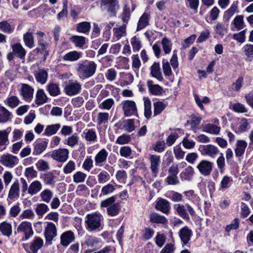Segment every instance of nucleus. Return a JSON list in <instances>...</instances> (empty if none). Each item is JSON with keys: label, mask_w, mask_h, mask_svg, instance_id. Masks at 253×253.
<instances>
[{"label": "nucleus", "mask_w": 253, "mask_h": 253, "mask_svg": "<svg viewBox=\"0 0 253 253\" xmlns=\"http://www.w3.org/2000/svg\"><path fill=\"white\" fill-rule=\"evenodd\" d=\"M77 69L80 75L84 78H89L95 73L96 64L93 61H89L85 64L79 63Z\"/></svg>", "instance_id": "f257e3e1"}, {"label": "nucleus", "mask_w": 253, "mask_h": 253, "mask_svg": "<svg viewBox=\"0 0 253 253\" xmlns=\"http://www.w3.org/2000/svg\"><path fill=\"white\" fill-rule=\"evenodd\" d=\"M101 215L99 213L88 214L86 216L85 223L90 231L99 228L101 226Z\"/></svg>", "instance_id": "f03ea898"}, {"label": "nucleus", "mask_w": 253, "mask_h": 253, "mask_svg": "<svg viewBox=\"0 0 253 253\" xmlns=\"http://www.w3.org/2000/svg\"><path fill=\"white\" fill-rule=\"evenodd\" d=\"M81 84L77 81L70 80L64 86V91L69 96L79 93L81 90Z\"/></svg>", "instance_id": "7ed1b4c3"}, {"label": "nucleus", "mask_w": 253, "mask_h": 253, "mask_svg": "<svg viewBox=\"0 0 253 253\" xmlns=\"http://www.w3.org/2000/svg\"><path fill=\"white\" fill-rule=\"evenodd\" d=\"M213 163L207 160H202L196 166L199 172L205 176L210 175L212 171Z\"/></svg>", "instance_id": "20e7f679"}, {"label": "nucleus", "mask_w": 253, "mask_h": 253, "mask_svg": "<svg viewBox=\"0 0 253 253\" xmlns=\"http://www.w3.org/2000/svg\"><path fill=\"white\" fill-rule=\"evenodd\" d=\"M17 231L18 233L23 232L24 233L25 239H23L22 241L28 240L34 234L32 224L28 221L22 222L18 226Z\"/></svg>", "instance_id": "39448f33"}, {"label": "nucleus", "mask_w": 253, "mask_h": 253, "mask_svg": "<svg viewBox=\"0 0 253 253\" xmlns=\"http://www.w3.org/2000/svg\"><path fill=\"white\" fill-rule=\"evenodd\" d=\"M199 150L203 155L212 158L215 157L219 152L217 147L211 144L200 145Z\"/></svg>", "instance_id": "423d86ee"}, {"label": "nucleus", "mask_w": 253, "mask_h": 253, "mask_svg": "<svg viewBox=\"0 0 253 253\" xmlns=\"http://www.w3.org/2000/svg\"><path fill=\"white\" fill-rule=\"evenodd\" d=\"M46 241L50 244L51 241L57 236V229L55 224L52 222H48L44 232Z\"/></svg>", "instance_id": "0eeeda50"}, {"label": "nucleus", "mask_w": 253, "mask_h": 253, "mask_svg": "<svg viewBox=\"0 0 253 253\" xmlns=\"http://www.w3.org/2000/svg\"><path fill=\"white\" fill-rule=\"evenodd\" d=\"M122 105L125 116L129 117L137 113L136 104L134 101L130 100L125 101L122 103Z\"/></svg>", "instance_id": "6e6552de"}, {"label": "nucleus", "mask_w": 253, "mask_h": 253, "mask_svg": "<svg viewBox=\"0 0 253 253\" xmlns=\"http://www.w3.org/2000/svg\"><path fill=\"white\" fill-rule=\"evenodd\" d=\"M69 151L65 148H60L54 150L51 154V158L60 162H65L68 158Z\"/></svg>", "instance_id": "1a4fd4ad"}, {"label": "nucleus", "mask_w": 253, "mask_h": 253, "mask_svg": "<svg viewBox=\"0 0 253 253\" xmlns=\"http://www.w3.org/2000/svg\"><path fill=\"white\" fill-rule=\"evenodd\" d=\"M192 235V231L187 226L182 228L179 231L178 235L182 243L183 247L187 245L190 241Z\"/></svg>", "instance_id": "9d476101"}, {"label": "nucleus", "mask_w": 253, "mask_h": 253, "mask_svg": "<svg viewBox=\"0 0 253 253\" xmlns=\"http://www.w3.org/2000/svg\"><path fill=\"white\" fill-rule=\"evenodd\" d=\"M34 91V88L30 85L26 84H21L20 94L26 101L30 102L32 100Z\"/></svg>", "instance_id": "9b49d317"}, {"label": "nucleus", "mask_w": 253, "mask_h": 253, "mask_svg": "<svg viewBox=\"0 0 253 253\" xmlns=\"http://www.w3.org/2000/svg\"><path fill=\"white\" fill-rule=\"evenodd\" d=\"M18 159L17 157L11 154L3 155L0 157L1 163L10 168H13L16 164L18 163Z\"/></svg>", "instance_id": "f8f14e48"}, {"label": "nucleus", "mask_w": 253, "mask_h": 253, "mask_svg": "<svg viewBox=\"0 0 253 253\" xmlns=\"http://www.w3.org/2000/svg\"><path fill=\"white\" fill-rule=\"evenodd\" d=\"M34 75L36 81L42 84L46 83L48 78L47 71L42 68H39L34 72Z\"/></svg>", "instance_id": "ddd939ff"}, {"label": "nucleus", "mask_w": 253, "mask_h": 253, "mask_svg": "<svg viewBox=\"0 0 253 253\" xmlns=\"http://www.w3.org/2000/svg\"><path fill=\"white\" fill-rule=\"evenodd\" d=\"M75 239V237L74 233L71 230L67 231L61 234L60 243L63 246L66 247L74 242Z\"/></svg>", "instance_id": "4468645a"}, {"label": "nucleus", "mask_w": 253, "mask_h": 253, "mask_svg": "<svg viewBox=\"0 0 253 253\" xmlns=\"http://www.w3.org/2000/svg\"><path fill=\"white\" fill-rule=\"evenodd\" d=\"M248 146L247 142L244 140H237L235 144V153L237 157H241L244 154Z\"/></svg>", "instance_id": "2eb2a0df"}, {"label": "nucleus", "mask_w": 253, "mask_h": 253, "mask_svg": "<svg viewBox=\"0 0 253 253\" xmlns=\"http://www.w3.org/2000/svg\"><path fill=\"white\" fill-rule=\"evenodd\" d=\"M149 160L151 163V170L152 173L156 176L159 171V166L160 164V157L158 155H150Z\"/></svg>", "instance_id": "dca6fc26"}, {"label": "nucleus", "mask_w": 253, "mask_h": 253, "mask_svg": "<svg viewBox=\"0 0 253 253\" xmlns=\"http://www.w3.org/2000/svg\"><path fill=\"white\" fill-rule=\"evenodd\" d=\"M155 208L164 213H168L170 209L169 202L164 199H160L156 204Z\"/></svg>", "instance_id": "f3484780"}, {"label": "nucleus", "mask_w": 253, "mask_h": 253, "mask_svg": "<svg viewBox=\"0 0 253 253\" xmlns=\"http://www.w3.org/2000/svg\"><path fill=\"white\" fill-rule=\"evenodd\" d=\"M114 35L113 37V41H117L119 40L122 37L126 35V25L123 24L118 27L113 29Z\"/></svg>", "instance_id": "a211bd4d"}, {"label": "nucleus", "mask_w": 253, "mask_h": 253, "mask_svg": "<svg viewBox=\"0 0 253 253\" xmlns=\"http://www.w3.org/2000/svg\"><path fill=\"white\" fill-rule=\"evenodd\" d=\"M12 51L20 59H24L25 57L26 51L20 43H14L11 45Z\"/></svg>", "instance_id": "6ab92c4d"}, {"label": "nucleus", "mask_w": 253, "mask_h": 253, "mask_svg": "<svg viewBox=\"0 0 253 253\" xmlns=\"http://www.w3.org/2000/svg\"><path fill=\"white\" fill-rule=\"evenodd\" d=\"M47 145L48 142L46 141L36 142L34 145L33 154L35 156L41 154L46 149Z\"/></svg>", "instance_id": "aec40b11"}, {"label": "nucleus", "mask_w": 253, "mask_h": 253, "mask_svg": "<svg viewBox=\"0 0 253 253\" xmlns=\"http://www.w3.org/2000/svg\"><path fill=\"white\" fill-rule=\"evenodd\" d=\"M174 209L176 211L178 214L184 219H189V216L186 211L185 205L180 204H175L173 206Z\"/></svg>", "instance_id": "412c9836"}, {"label": "nucleus", "mask_w": 253, "mask_h": 253, "mask_svg": "<svg viewBox=\"0 0 253 253\" xmlns=\"http://www.w3.org/2000/svg\"><path fill=\"white\" fill-rule=\"evenodd\" d=\"M238 1H234L230 7L226 10L223 14V18L226 20L228 21L231 17L234 14V13L238 10Z\"/></svg>", "instance_id": "4be33fe9"}, {"label": "nucleus", "mask_w": 253, "mask_h": 253, "mask_svg": "<svg viewBox=\"0 0 253 253\" xmlns=\"http://www.w3.org/2000/svg\"><path fill=\"white\" fill-rule=\"evenodd\" d=\"M8 197L10 199L19 197V183L18 180H16L11 185Z\"/></svg>", "instance_id": "5701e85b"}, {"label": "nucleus", "mask_w": 253, "mask_h": 253, "mask_svg": "<svg viewBox=\"0 0 253 253\" xmlns=\"http://www.w3.org/2000/svg\"><path fill=\"white\" fill-rule=\"evenodd\" d=\"M151 74L154 78L162 81L163 79L162 73L160 71L159 63L155 62L151 67Z\"/></svg>", "instance_id": "b1692460"}, {"label": "nucleus", "mask_w": 253, "mask_h": 253, "mask_svg": "<svg viewBox=\"0 0 253 253\" xmlns=\"http://www.w3.org/2000/svg\"><path fill=\"white\" fill-rule=\"evenodd\" d=\"M204 132L217 135L220 130V127L212 124H208L202 127Z\"/></svg>", "instance_id": "393cba45"}, {"label": "nucleus", "mask_w": 253, "mask_h": 253, "mask_svg": "<svg viewBox=\"0 0 253 253\" xmlns=\"http://www.w3.org/2000/svg\"><path fill=\"white\" fill-rule=\"evenodd\" d=\"M42 188L41 183L38 180L34 181L30 184L28 188V193L33 196L39 192Z\"/></svg>", "instance_id": "a878e982"}, {"label": "nucleus", "mask_w": 253, "mask_h": 253, "mask_svg": "<svg viewBox=\"0 0 253 253\" xmlns=\"http://www.w3.org/2000/svg\"><path fill=\"white\" fill-rule=\"evenodd\" d=\"M47 99L48 97L44 90L42 89H38L36 95V104L38 105H42L46 103Z\"/></svg>", "instance_id": "bb28decb"}, {"label": "nucleus", "mask_w": 253, "mask_h": 253, "mask_svg": "<svg viewBox=\"0 0 253 253\" xmlns=\"http://www.w3.org/2000/svg\"><path fill=\"white\" fill-rule=\"evenodd\" d=\"M46 89L52 96H56L61 94L58 84L53 83H49L46 86Z\"/></svg>", "instance_id": "cd10ccee"}, {"label": "nucleus", "mask_w": 253, "mask_h": 253, "mask_svg": "<svg viewBox=\"0 0 253 253\" xmlns=\"http://www.w3.org/2000/svg\"><path fill=\"white\" fill-rule=\"evenodd\" d=\"M147 85L149 91L152 94L159 95L162 93V87L158 84H153L152 81H148Z\"/></svg>", "instance_id": "c85d7f7f"}, {"label": "nucleus", "mask_w": 253, "mask_h": 253, "mask_svg": "<svg viewBox=\"0 0 253 253\" xmlns=\"http://www.w3.org/2000/svg\"><path fill=\"white\" fill-rule=\"evenodd\" d=\"M11 114L4 107L0 106V123L8 122L11 118Z\"/></svg>", "instance_id": "c756f323"}, {"label": "nucleus", "mask_w": 253, "mask_h": 253, "mask_svg": "<svg viewBox=\"0 0 253 253\" xmlns=\"http://www.w3.org/2000/svg\"><path fill=\"white\" fill-rule=\"evenodd\" d=\"M81 56V52L77 51H73L64 55L63 59L65 61H75L78 60Z\"/></svg>", "instance_id": "7c9ffc66"}, {"label": "nucleus", "mask_w": 253, "mask_h": 253, "mask_svg": "<svg viewBox=\"0 0 253 253\" xmlns=\"http://www.w3.org/2000/svg\"><path fill=\"white\" fill-rule=\"evenodd\" d=\"M41 178L46 185L53 184L55 182L56 176L53 174V172L49 171L47 173H43L41 176Z\"/></svg>", "instance_id": "2f4dec72"}, {"label": "nucleus", "mask_w": 253, "mask_h": 253, "mask_svg": "<svg viewBox=\"0 0 253 253\" xmlns=\"http://www.w3.org/2000/svg\"><path fill=\"white\" fill-rule=\"evenodd\" d=\"M43 243V240L41 238L36 237L31 243L30 249L33 253H36L42 247Z\"/></svg>", "instance_id": "473e14b6"}, {"label": "nucleus", "mask_w": 253, "mask_h": 253, "mask_svg": "<svg viewBox=\"0 0 253 253\" xmlns=\"http://www.w3.org/2000/svg\"><path fill=\"white\" fill-rule=\"evenodd\" d=\"M150 220L153 223L165 224L167 222V220L165 217L156 212L150 214Z\"/></svg>", "instance_id": "72a5a7b5"}, {"label": "nucleus", "mask_w": 253, "mask_h": 253, "mask_svg": "<svg viewBox=\"0 0 253 253\" xmlns=\"http://www.w3.org/2000/svg\"><path fill=\"white\" fill-rule=\"evenodd\" d=\"M60 127V124L47 126L43 134L46 136L53 135L57 132Z\"/></svg>", "instance_id": "f704fd0d"}, {"label": "nucleus", "mask_w": 253, "mask_h": 253, "mask_svg": "<svg viewBox=\"0 0 253 253\" xmlns=\"http://www.w3.org/2000/svg\"><path fill=\"white\" fill-rule=\"evenodd\" d=\"M77 31L79 33H88L90 29V23L88 22H82L77 25Z\"/></svg>", "instance_id": "c9c22d12"}, {"label": "nucleus", "mask_w": 253, "mask_h": 253, "mask_svg": "<svg viewBox=\"0 0 253 253\" xmlns=\"http://www.w3.org/2000/svg\"><path fill=\"white\" fill-rule=\"evenodd\" d=\"M23 41L25 44L30 48H32L34 46V38L32 34L29 31L24 34Z\"/></svg>", "instance_id": "e433bc0d"}, {"label": "nucleus", "mask_w": 253, "mask_h": 253, "mask_svg": "<svg viewBox=\"0 0 253 253\" xmlns=\"http://www.w3.org/2000/svg\"><path fill=\"white\" fill-rule=\"evenodd\" d=\"M15 29L13 25H11L7 21L0 22V30L6 34L12 33Z\"/></svg>", "instance_id": "4c0bfd02"}, {"label": "nucleus", "mask_w": 253, "mask_h": 253, "mask_svg": "<svg viewBox=\"0 0 253 253\" xmlns=\"http://www.w3.org/2000/svg\"><path fill=\"white\" fill-rule=\"evenodd\" d=\"M149 15L146 13H144L139 19L137 31H140L145 28L148 24Z\"/></svg>", "instance_id": "58836bf2"}, {"label": "nucleus", "mask_w": 253, "mask_h": 253, "mask_svg": "<svg viewBox=\"0 0 253 253\" xmlns=\"http://www.w3.org/2000/svg\"><path fill=\"white\" fill-rule=\"evenodd\" d=\"M227 26L222 22H217L215 27V32L216 34L221 37L227 33Z\"/></svg>", "instance_id": "ea45409f"}, {"label": "nucleus", "mask_w": 253, "mask_h": 253, "mask_svg": "<svg viewBox=\"0 0 253 253\" xmlns=\"http://www.w3.org/2000/svg\"><path fill=\"white\" fill-rule=\"evenodd\" d=\"M163 49L166 54H169L170 52L172 47V42L170 39L167 37H164L161 41Z\"/></svg>", "instance_id": "a19ab883"}, {"label": "nucleus", "mask_w": 253, "mask_h": 253, "mask_svg": "<svg viewBox=\"0 0 253 253\" xmlns=\"http://www.w3.org/2000/svg\"><path fill=\"white\" fill-rule=\"evenodd\" d=\"M0 230L3 235L9 237L12 233V226L10 224L3 222L0 225Z\"/></svg>", "instance_id": "79ce46f5"}, {"label": "nucleus", "mask_w": 253, "mask_h": 253, "mask_svg": "<svg viewBox=\"0 0 253 253\" xmlns=\"http://www.w3.org/2000/svg\"><path fill=\"white\" fill-rule=\"evenodd\" d=\"M244 17L242 15L236 16L232 24L238 30H242L245 26L244 22Z\"/></svg>", "instance_id": "37998d69"}, {"label": "nucleus", "mask_w": 253, "mask_h": 253, "mask_svg": "<svg viewBox=\"0 0 253 253\" xmlns=\"http://www.w3.org/2000/svg\"><path fill=\"white\" fill-rule=\"evenodd\" d=\"M40 197L43 202L48 203L53 197V192L49 189H45L41 193Z\"/></svg>", "instance_id": "c03bdc74"}, {"label": "nucleus", "mask_w": 253, "mask_h": 253, "mask_svg": "<svg viewBox=\"0 0 253 253\" xmlns=\"http://www.w3.org/2000/svg\"><path fill=\"white\" fill-rule=\"evenodd\" d=\"M124 128L128 132H131L135 129L134 121L133 119H128L124 121Z\"/></svg>", "instance_id": "a18cd8bd"}, {"label": "nucleus", "mask_w": 253, "mask_h": 253, "mask_svg": "<svg viewBox=\"0 0 253 253\" xmlns=\"http://www.w3.org/2000/svg\"><path fill=\"white\" fill-rule=\"evenodd\" d=\"M244 82V78L243 77H239L236 80L235 82L233 83L231 85V89L234 91L238 92L242 87Z\"/></svg>", "instance_id": "49530a36"}, {"label": "nucleus", "mask_w": 253, "mask_h": 253, "mask_svg": "<svg viewBox=\"0 0 253 253\" xmlns=\"http://www.w3.org/2000/svg\"><path fill=\"white\" fill-rule=\"evenodd\" d=\"M193 174L194 169L192 167L189 166L184 170L180 175L181 178H183L185 180H189L193 176Z\"/></svg>", "instance_id": "de8ad7c7"}, {"label": "nucleus", "mask_w": 253, "mask_h": 253, "mask_svg": "<svg viewBox=\"0 0 253 253\" xmlns=\"http://www.w3.org/2000/svg\"><path fill=\"white\" fill-rule=\"evenodd\" d=\"M166 105L162 102L158 101L154 104V114L157 116L160 114L166 108Z\"/></svg>", "instance_id": "09e8293b"}, {"label": "nucleus", "mask_w": 253, "mask_h": 253, "mask_svg": "<svg viewBox=\"0 0 253 253\" xmlns=\"http://www.w3.org/2000/svg\"><path fill=\"white\" fill-rule=\"evenodd\" d=\"M72 39L76 46L79 47H82L85 42V38L83 36H73Z\"/></svg>", "instance_id": "8fccbe9b"}, {"label": "nucleus", "mask_w": 253, "mask_h": 253, "mask_svg": "<svg viewBox=\"0 0 253 253\" xmlns=\"http://www.w3.org/2000/svg\"><path fill=\"white\" fill-rule=\"evenodd\" d=\"M36 166L39 171H44L49 169L48 163L43 160H40L36 163Z\"/></svg>", "instance_id": "3c124183"}, {"label": "nucleus", "mask_w": 253, "mask_h": 253, "mask_svg": "<svg viewBox=\"0 0 253 253\" xmlns=\"http://www.w3.org/2000/svg\"><path fill=\"white\" fill-rule=\"evenodd\" d=\"M8 143V133L5 130H0V146L7 145Z\"/></svg>", "instance_id": "603ef678"}, {"label": "nucleus", "mask_w": 253, "mask_h": 253, "mask_svg": "<svg viewBox=\"0 0 253 253\" xmlns=\"http://www.w3.org/2000/svg\"><path fill=\"white\" fill-rule=\"evenodd\" d=\"M108 153L105 149L101 150L95 157L96 163H100L104 162L107 158Z\"/></svg>", "instance_id": "864d4df0"}, {"label": "nucleus", "mask_w": 253, "mask_h": 253, "mask_svg": "<svg viewBox=\"0 0 253 253\" xmlns=\"http://www.w3.org/2000/svg\"><path fill=\"white\" fill-rule=\"evenodd\" d=\"M130 9L127 5H125L123 8V11L122 14V19L124 22L123 24H127L130 18Z\"/></svg>", "instance_id": "5fc2aeb1"}, {"label": "nucleus", "mask_w": 253, "mask_h": 253, "mask_svg": "<svg viewBox=\"0 0 253 253\" xmlns=\"http://www.w3.org/2000/svg\"><path fill=\"white\" fill-rule=\"evenodd\" d=\"M168 197L174 202H179L182 200L183 197L181 194L174 191H171L169 192Z\"/></svg>", "instance_id": "6e6d98bb"}, {"label": "nucleus", "mask_w": 253, "mask_h": 253, "mask_svg": "<svg viewBox=\"0 0 253 253\" xmlns=\"http://www.w3.org/2000/svg\"><path fill=\"white\" fill-rule=\"evenodd\" d=\"M84 133L85 134L84 138L86 141H95L96 140V132L92 129H88L86 132H84Z\"/></svg>", "instance_id": "4d7b16f0"}, {"label": "nucleus", "mask_w": 253, "mask_h": 253, "mask_svg": "<svg viewBox=\"0 0 253 253\" xmlns=\"http://www.w3.org/2000/svg\"><path fill=\"white\" fill-rule=\"evenodd\" d=\"M48 210V206L45 204H38L35 210L37 214L40 216H42Z\"/></svg>", "instance_id": "13d9d810"}, {"label": "nucleus", "mask_w": 253, "mask_h": 253, "mask_svg": "<svg viewBox=\"0 0 253 253\" xmlns=\"http://www.w3.org/2000/svg\"><path fill=\"white\" fill-rule=\"evenodd\" d=\"M86 177V174L81 171H77L73 175L74 182L78 183L83 182Z\"/></svg>", "instance_id": "bf43d9fd"}, {"label": "nucleus", "mask_w": 253, "mask_h": 253, "mask_svg": "<svg viewBox=\"0 0 253 253\" xmlns=\"http://www.w3.org/2000/svg\"><path fill=\"white\" fill-rule=\"evenodd\" d=\"M188 137V134H186V136L183 138L182 141V143L185 148L190 149L195 147V142L192 140H189Z\"/></svg>", "instance_id": "052dcab7"}, {"label": "nucleus", "mask_w": 253, "mask_h": 253, "mask_svg": "<svg viewBox=\"0 0 253 253\" xmlns=\"http://www.w3.org/2000/svg\"><path fill=\"white\" fill-rule=\"evenodd\" d=\"M7 104L11 108L16 107L20 103V100L16 96H11L8 97L6 100Z\"/></svg>", "instance_id": "680f3d73"}, {"label": "nucleus", "mask_w": 253, "mask_h": 253, "mask_svg": "<svg viewBox=\"0 0 253 253\" xmlns=\"http://www.w3.org/2000/svg\"><path fill=\"white\" fill-rule=\"evenodd\" d=\"M109 115L108 113L100 112L98 114L97 123L98 125L105 124L108 122Z\"/></svg>", "instance_id": "e2e57ef3"}, {"label": "nucleus", "mask_w": 253, "mask_h": 253, "mask_svg": "<svg viewBox=\"0 0 253 253\" xmlns=\"http://www.w3.org/2000/svg\"><path fill=\"white\" fill-rule=\"evenodd\" d=\"M162 67L163 72L166 76H170L172 75V71L170 66L169 62L167 60L164 59L162 62Z\"/></svg>", "instance_id": "0e129e2a"}, {"label": "nucleus", "mask_w": 253, "mask_h": 253, "mask_svg": "<svg viewBox=\"0 0 253 253\" xmlns=\"http://www.w3.org/2000/svg\"><path fill=\"white\" fill-rule=\"evenodd\" d=\"M232 182V178L231 177L225 175L221 180L220 187L221 189H225L230 187Z\"/></svg>", "instance_id": "69168bd1"}, {"label": "nucleus", "mask_w": 253, "mask_h": 253, "mask_svg": "<svg viewBox=\"0 0 253 253\" xmlns=\"http://www.w3.org/2000/svg\"><path fill=\"white\" fill-rule=\"evenodd\" d=\"M98 242L97 238L90 236L86 237L85 239V244L88 247H95L97 245Z\"/></svg>", "instance_id": "338daca9"}, {"label": "nucleus", "mask_w": 253, "mask_h": 253, "mask_svg": "<svg viewBox=\"0 0 253 253\" xmlns=\"http://www.w3.org/2000/svg\"><path fill=\"white\" fill-rule=\"evenodd\" d=\"M233 110L237 113H244L247 112L248 110L245 106L240 103H237L233 105Z\"/></svg>", "instance_id": "774afa93"}]
</instances>
